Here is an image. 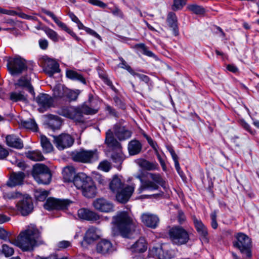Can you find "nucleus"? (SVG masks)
<instances>
[{
  "label": "nucleus",
  "mask_w": 259,
  "mask_h": 259,
  "mask_svg": "<svg viewBox=\"0 0 259 259\" xmlns=\"http://www.w3.org/2000/svg\"><path fill=\"white\" fill-rule=\"evenodd\" d=\"M36 102L39 107V110L44 112L53 105V98L47 94H40L36 98Z\"/></svg>",
  "instance_id": "14"
},
{
  "label": "nucleus",
  "mask_w": 259,
  "mask_h": 259,
  "mask_svg": "<svg viewBox=\"0 0 259 259\" xmlns=\"http://www.w3.org/2000/svg\"><path fill=\"white\" fill-rule=\"evenodd\" d=\"M165 246L159 245L153 247L150 250L151 254L156 259H167L171 257V254L168 252H164Z\"/></svg>",
  "instance_id": "24"
},
{
  "label": "nucleus",
  "mask_w": 259,
  "mask_h": 259,
  "mask_svg": "<svg viewBox=\"0 0 259 259\" xmlns=\"http://www.w3.org/2000/svg\"><path fill=\"white\" fill-rule=\"evenodd\" d=\"M142 145L141 142L137 140L131 141L128 144V150L130 155L139 154L142 150Z\"/></svg>",
  "instance_id": "29"
},
{
  "label": "nucleus",
  "mask_w": 259,
  "mask_h": 259,
  "mask_svg": "<svg viewBox=\"0 0 259 259\" xmlns=\"http://www.w3.org/2000/svg\"><path fill=\"white\" fill-rule=\"evenodd\" d=\"M77 213L78 217L82 220L94 222L100 219L99 215L87 208L79 209Z\"/></svg>",
  "instance_id": "21"
},
{
  "label": "nucleus",
  "mask_w": 259,
  "mask_h": 259,
  "mask_svg": "<svg viewBox=\"0 0 259 259\" xmlns=\"http://www.w3.org/2000/svg\"><path fill=\"white\" fill-rule=\"evenodd\" d=\"M95 208L103 212H109L113 211V204L103 198L96 199L93 202Z\"/></svg>",
  "instance_id": "15"
},
{
  "label": "nucleus",
  "mask_w": 259,
  "mask_h": 259,
  "mask_svg": "<svg viewBox=\"0 0 259 259\" xmlns=\"http://www.w3.org/2000/svg\"><path fill=\"white\" fill-rule=\"evenodd\" d=\"M75 169L72 166L64 167L62 171L63 179L65 182H70L75 177Z\"/></svg>",
  "instance_id": "34"
},
{
  "label": "nucleus",
  "mask_w": 259,
  "mask_h": 259,
  "mask_svg": "<svg viewBox=\"0 0 259 259\" xmlns=\"http://www.w3.org/2000/svg\"><path fill=\"white\" fill-rule=\"evenodd\" d=\"M20 125L22 127L33 132H36L38 129L37 125L33 119L30 118L26 120H22Z\"/></svg>",
  "instance_id": "35"
},
{
  "label": "nucleus",
  "mask_w": 259,
  "mask_h": 259,
  "mask_svg": "<svg viewBox=\"0 0 259 259\" xmlns=\"http://www.w3.org/2000/svg\"><path fill=\"white\" fill-rule=\"evenodd\" d=\"M98 238V236L96 233V228L90 227L87 231L83 237V240L81 242V245L82 246L86 247V245L93 243Z\"/></svg>",
  "instance_id": "23"
},
{
  "label": "nucleus",
  "mask_w": 259,
  "mask_h": 259,
  "mask_svg": "<svg viewBox=\"0 0 259 259\" xmlns=\"http://www.w3.org/2000/svg\"><path fill=\"white\" fill-rule=\"evenodd\" d=\"M79 107L83 114L93 115L97 113V110L92 108L88 104H86L85 103Z\"/></svg>",
  "instance_id": "45"
},
{
  "label": "nucleus",
  "mask_w": 259,
  "mask_h": 259,
  "mask_svg": "<svg viewBox=\"0 0 259 259\" xmlns=\"http://www.w3.org/2000/svg\"><path fill=\"white\" fill-rule=\"evenodd\" d=\"M33 178L38 184L47 185L50 183L52 175L50 170L49 169L43 174H40L38 176L35 175Z\"/></svg>",
  "instance_id": "32"
},
{
  "label": "nucleus",
  "mask_w": 259,
  "mask_h": 259,
  "mask_svg": "<svg viewBox=\"0 0 259 259\" xmlns=\"http://www.w3.org/2000/svg\"><path fill=\"white\" fill-rule=\"evenodd\" d=\"M72 202L68 199H56L50 197L44 203V208L48 210H64L67 209Z\"/></svg>",
  "instance_id": "10"
},
{
  "label": "nucleus",
  "mask_w": 259,
  "mask_h": 259,
  "mask_svg": "<svg viewBox=\"0 0 259 259\" xmlns=\"http://www.w3.org/2000/svg\"><path fill=\"white\" fill-rule=\"evenodd\" d=\"M44 13L49 16L54 21L56 24L62 30L67 32L72 37H76V34L63 22L60 21L58 18L53 14V13L45 9H42Z\"/></svg>",
  "instance_id": "19"
},
{
  "label": "nucleus",
  "mask_w": 259,
  "mask_h": 259,
  "mask_svg": "<svg viewBox=\"0 0 259 259\" xmlns=\"http://www.w3.org/2000/svg\"><path fill=\"white\" fill-rule=\"evenodd\" d=\"M10 162L21 168V169H24L26 165L24 161L22 160H18L16 157H13L12 159L10 160Z\"/></svg>",
  "instance_id": "52"
},
{
  "label": "nucleus",
  "mask_w": 259,
  "mask_h": 259,
  "mask_svg": "<svg viewBox=\"0 0 259 259\" xmlns=\"http://www.w3.org/2000/svg\"><path fill=\"white\" fill-rule=\"evenodd\" d=\"M137 163L140 167L147 170H156L158 168V164L156 162H151L143 159L138 160Z\"/></svg>",
  "instance_id": "31"
},
{
  "label": "nucleus",
  "mask_w": 259,
  "mask_h": 259,
  "mask_svg": "<svg viewBox=\"0 0 259 259\" xmlns=\"http://www.w3.org/2000/svg\"><path fill=\"white\" fill-rule=\"evenodd\" d=\"M16 89L21 88L22 89H26L32 95H34L33 88L31 84L30 79L27 76L21 77L14 84Z\"/></svg>",
  "instance_id": "25"
},
{
  "label": "nucleus",
  "mask_w": 259,
  "mask_h": 259,
  "mask_svg": "<svg viewBox=\"0 0 259 259\" xmlns=\"http://www.w3.org/2000/svg\"><path fill=\"white\" fill-rule=\"evenodd\" d=\"M97 251L104 255L112 253L115 248L109 240L103 239L99 241L96 246Z\"/></svg>",
  "instance_id": "16"
},
{
  "label": "nucleus",
  "mask_w": 259,
  "mask_h": 259,
  "mask_svg": "<svg viewBox=\"0 0 259 259\" xmlns=\"http://www.w3.org/2000/svg\"><path fill=\"white\" fill-rule=\"evenodd\" d=\"M26 156L29 159L34 161H42L44 159L41 152L38 150L29 151L26 153Z\"/></svg>",
  "instance_id": "37"
},
{
  "label": "nucleus",
  "mask_w": 259,
  "mask_h": 259,
  "mask_svg": "<svg viewBox=\"0 0 259 259\" xmlns=\"http://www.w3.org/2000/svg\"><path fill=\"white\" fill-rule=\"evenodd\" d=\"M71 156L73 161L82 163H91L97 160L98 158L97 150L80 149L73 152Z\"/></svg>",
  "instance_id": "8"
},
{
  "label": "nucleus",
  "mask_w": 259,
  "mask_h": 259,
  "mask_svg": "<svg viewBox=\"0 0 259 259\" xmlns=\"http://www.w3.org/2000/svg\"><path fill=\"white\" fill-rule=\"evenodd\" d=\"M114 132L116 137L120 141L126 140L130 138L132 132L124 126L116 124L114 126Z\"/></svg>",
  "instance_id": "17"
},
{
  "label": "nucleus",
  "mask_w": 259,
  "mask_h": 259,
  "mask_svg": "<svg viewBox=\"0 0 259 259\" xmlns=\"http://www.w3.org/2000/svg\"><path fill=\"white\" fill-rule=\"evenodd\" d=\"M119 59L121 61V63L118 65L119 67L126 69L131 74L134 73V71L133 69L127 64L126 61L122 57H119Z\"/></svg>",
  "instance_id": "51"
},
{
  "label": "nucleus",
  "mask_w": 259,
  "mask_h": 259,
  "mask_svg": "<svg viewBox=\"0 0 259 259\" xmlns=\"http://www.w3.org/2000/svg\"><path fill=\"white\" fill-rule=\"evenodd\" d=\"M168 235L172 243L178 245L187 243L190 239L188 232L179 226H174L170 229Z\"/></svg>",
  "instance_id": "7"
},
{
  "label": "nucleus",
  "mask_w": 259,
  "mask_h": 259,
  "mask_svg": "<svg viewBox=\"0 0 259 259\" xmlns=\"http://www.w3.org/2000/svg\"><path fill=\"white\" fill-rule=\"evenodd\" d=\"M240 123L242 127L244 128L246 131L248 132L251 135H254L255 134V132L251 129L250 125L244 119H241L240 120Z\"/></svg>",
  "instance_id": "55"
},
{
  "label": "nucleus",
  "mask_w": 259,
  "mask_h": 259,
  "mask_svg": "<svg viewBox=\"0 0 259 259\" xmlns=\"http://www.w3.org/2000/svg\"><path fill=\"white\" fill-rule=\"evenodd\" d=\"M7 66L10 73L13 76L21 74L28 68L27 61L20 56L9 58Z\"/></svg>",
  "instance_id": "6"
},
{
  "label": "nucleus",
  "mask_w": 259,
  "mask_h": 259,
  "mask_svg": "<svg viewBox=\"0 0 259 259\" xmlns=\"http://www.w3.org/2000/svg\"><path fill=\"white\" fill-rule=\"evenodd\" d=\"M73 183L75 187L80 190L83 196L92 198L96 196L97 188L91 177L84 173H78L73 179Z\"/></svg>",
  "instance_id": "3"
},
{
  "label": "nucleus",
  "mask_w": 259,
  "mask_h": 259,
  "mask_svg": "<svg viewBox=\"0 0 259 259\" xmlns=\"http://www.w3.org/2000/svg\"><path fill=\"white\" fill-rule=\"evenodd\" d=\"M41 29L44 31L47 36L52 41L57 42L59 40V36L54 30L48 27H43Z\"/></svg>",
  "instance_id": "41"
},
{
  "label": "nucleus",
  "mask_w": 259,
  "mask_h": 259,
  "mask_svg": "<svg viewBox=\"0 0 259 259\" xmlns=\"http://www.w3.org/2000/svg\"><path fill=\"white\" fill-rule=\"evenodd\" d=\"M53 143L59 150L71 147L74 142L73 138L68 134L63 133L58 136H53Z\"/></svg>",
  "instance_id": "11"
},
{
  "label": "nucleus",
  "mask_w": 259,
  "mask_h": 259,
  "mask_svg": "<svg viewBox=\"0 0 259 259\" xmlns=\"http://www.w3.org/2000/svg\"><path fill=\"white\" fill-rule=\"evenodd\" d=\"M88 2L92 5L98 6L101 8L107 7V5L100 0H88Z\"/></svg>",
  "instance_id": "56"
},
{
  "label": "nucleus",
  "mask_w": 259,
  "mask_h": 259,
  "mask_svg": "<svg viewBox=\"0 0 259 259\" xmlns=\"http://www.w3.org/2000/svg\"><path fill=\"white\" fill-rule=\"evenodd\" d=\"M49 124L53 130L58 129L62 125V120L61 118L57 115H50Z\"/></svg>",
  "instance_id": "38"
},
{
  "label": "nucleus",
  "mask_w": 259,
  "mask_h": 259,
  "mask_svg": "<svg viewBox=\"0 0 259 259\" xmlns=\"http://www.w3.org/2000/svg\"><path fill=\"white\" fill-rule=\"evenodd\" d=\"M83 114L79 107H74V109L71 115L72 117L70 119L79 122H83L84 121Z\"/></svg>",
  "instance_id": "40"
},
{
  "label": "nucleus",
  "mask_w": 259,
  "mask_h": 259,
  "mask_svg": "<svg viewBox=\"0 0 259 259\" xmlns=\"http://www.w3.org/2000/svg\"><path fill=\"white\" fill-rule=\"evenodd\" d=\"M39 45L42 50H46L48 47V41L46 39H40L39 40Z\"/></svg>",
  "instance_id": "64"
},
{
  "label": "nucleus",
  "mask_w": 259,
  "mask_h": 259,
  "mask_svg": "<svg viewBox=\"0 0 259 259\" xmlns=\"http://www.w3.org/2000/svg\"><path fill=\"white\" fill-rule=\"evenodd\" d=\"M111 12L115 16L119 17L120 18L123 17V14L121 10L117 6H115L113 9H111Z\"/></svg>",
  "instance_id": "60"
},
{
  "label": "nucleus",
  "mask_w": 259,
  "mask_h": 259,
  "mask_svg": "<svg viewBox=\"0 0 259 259\" xmlns=\"http://www.w3.org/2000/svg\"><path fill=\"white\" fill-rule=\"evenodd\" d=\"M49 195V192L42 189H37L34 191L36 199L39 201H44Z\"/></svg>",
  "instance_id": "44"
},
{
  "label": "nucleus",
  "mask_w": 259,
  "mask_h": 259,
  "mask_svg": "<svg viewBox=\"0 0 259 259\" xmlns=\"http://www.w3.org/2000/svg\"><path fill=\"white\" fill-rule=\"evenodd\" d=\"M66 77L73 80H78L80 82L85 84L86 83L85 78L83 76L76 71L67 69L66 70Z\"/></svg>",
  "instance_id": "33"
},
{
  "label": "nucleus",
  "mask_w": 259,
  "mask_h": 259,
  "mask_svg": "<svg viewBox=\"0 0 259 259\" xmlns=\"http://www.w3.org/2000/svg\"><path fill=\"white\" fill-rule=\"evenodd\" d=\"M98 168L105 172L109 171L111 168L110 163L107 160L103 161L100 163Z\"/></svg>",
  "instance_id": "53"
},
{
  "label": "nucleus",
  "mask_w": 259,
  "mask_h": 259,
  "mask_svg": "<svg viewBox=\"0 0 259 259\" xmlns=\"http://www.w3.org/2000/svg\"><path fill=\"white\" fill-rule=\"evenodd\" d=\"M42 60L44 71L49 76L52 77L54 74L60 72L59 64L55 60L47 56L43 57Z\"/></svg>",
  "instance_id": "12"
},
{
  "label": "nucleus",
  "mask_w": 259,
  "mask_h": 259,
  "mask_svg": "<svg viewBox=\"0 0 259 259\" xmlns=\"http://www.w3.org/2000/svg\"><path fill=\"white\" fill-rule=\"evenodd\" d=\"M109 188L111 191L116 193L117 200L122 203H126L133 193L135 185L127 186L123 188V183L121 179L115 176L110 183Z\"/></svg>",
  "instance_id": "4"
},
{
  "label": "nucleus",
  "mask_w": 259,
  "mask_h": 259,
  "mask_svg": "<svg viewBox=\"0 0 259 259\" xmlns=\"http://www.w3.org/2000/svg\"><path fill=\"white\" fill-rule=\"evenodd\" d=\"M211 218V225L213 229H217L218 227V223L217 222V212L214 211L210 214Z\"/></svg>",
  "instance_id": "59"
},
{
  "label": "nucleus",
  "mask_w": 259,
  "mask_h": 259,
  "mask_svg": "<svg viewBox=\"0 0 259 259\" xmlns=\"http://www.w3.org/2000/svg\"><path fill=\"white\" fill-rule=\"evenodd\" d=\"M9 155V152L2 145H0V159H4Z\"/></svg>",
  "instance_id": "62"
},
{
  "label": "nucleus",
  "mask_w": 259,
  "mask_h": 259,
  "mask_svg": "<svg viewBox=\"0 0 259 259\" xmlns=\"http://www.w3.org/2000/svg\"><path fill=\"white\" fill-rule=\"evenodd\" d=\"M148 248V243L144 237H140L130 247L132 252L141 253L145 252Z\"/></svg>",
  "instance_id": "22"
},
{
  "label": "nucleus",
  "mask_w": 259,
  "mask_h": 259,
  "mask_svg": "<svg viewBox=\"0 0 259 259\" xmlns=\"http://www.w3.org/2000/svg\"><path fill=\"white\" fill-rule=\"evenodd\" d=\"M193 221L195 227L199 235L203 239H207V230L201 221L197 219L195 217H193Z\"/></svg>",
  "instance_id": "27"
},
{
  "label": "nucleus",
  "mask_w": 259,
  "mask_h": 259,
  "mask_svg": "<svg viewBox=\"0 0 259 259\" xmlns=\"http://www.w3.org/2000/svg\"><path fill=\"white\" fill-rule=\"evenodd\" d=\"M50 169L48 166L43 164L37 163L33 165L32 175L33 177L35 175H39L40 174H43L45 171H47L48 170Z\"/></svg>",
  "instance_id": "39"
},
{
  "label": "nucleus",
  "mask_w": 259,
  "mask_h": 259,
  "mask_svg": "<svg viewBox=\"0 0 259 259\" xmlns=\"http://www.w3.org/2000/svg\"><path fill=\"white\" fill-rule=\"evenodd\" d=\"M10 98L14 102L23 101L27 99L24 93L22 91L19 92H13L11 93Z\"/></svg>",
  "instance_id": "42"
},
{
  "label": "nucleus",
  "mask_w": 259,
  "mask_h": 259,
  "mask_svg": "<svg viewBox=\"0 0 259 259\" xmlns=\"http://www.w3.org/2000/svg\"><path fill=\"white\" fill-rule=\"evenodd\" d=\"M105 143L109 147L119 148L120 143L114 138L113 133L111 130H109L106 133Z\"/></svg>",
  "instance_id": "30"
},
{
  "label": "nucleus",
  "mask_w": 259,
  "mask_h": 259,
  "mask_svg": "<svg viewBox=\"0 0 259 259\" xmlns=\"http://www.w3.org/2000/svg\"><path fill=\"white\" fill-rule=\"evenodd\" d=\"M167 22L168 26L172 29L173 34L177 36L179 34V29L177 25V18L174 13H168L167 17Z\"/></svg>",
  "instance_id": "28"
},
{
  "label": "nucleus",
  "mask_w": 259,
  "mask_h": 259,
  "mask_svg": "<svg viewBox=\"0 0 259 259\" xmlns=\"http://www.w3.org/2000/svg\"><path fill=\"white\" fill-rule=\"evenodd\" d=\"M6 144L10 147L21 149L23 147V143L21 139L14 135H9L6 137Z\"/></svg>",
  "instance_id": "26"
},
{
  "label": "nucleus",
  "mask_w": 259,
  "mask_h": 259,
  "mask_svg": "<svg viewBox=\"0 0 259 259\" xmlns=\"http://www.w3.org/2000/svg\"><path fill=\"white\" fill-rule=\"evenodd\" d=\"M111 158L114 162L119 164H121L124 159L122 154L118 153H113Z\"/></svg>",
  "instance_id": "54"
},
{
  "label": "nucleus",
  "mask_w": 259,
  "mask_h": 259,
  "mask_svg": "<svg viewBox=\"0 0 259 259\" xmlns=\"http://www.w3.org/2000/svg\"><path fill=\"white\" fill-rule=\"evenodd\" d=\"M142 222L147 227L155 229L159 222V218L156 215L150 213H144L141 216Z\"/></svg>",
  "instance_id": "20"
},
{
  "label": "nucleus",
  "mask_w": 259,
  "mask_h": 259,
  "mask_svg": "<svg viewBox=\"0 0 259 259\" xmlns=\"http://www.w3.org/2000/svg\"><path fill=\"white\" fill-rule=\"evenodd\" d=\"M132 75L137 76L141 81H144L146 83H148L150 81L149 77L146 75L136 73L135 71L134 72V73H133Z\"/></svg>",
  "instance_id": "61"
},
{
  "label": "nucleus",
  "mask_w": 259,
  "mask_h": 259,
  "mask_svg": "<svg viewBox=\"0 0 259 259\" xmlns=\"http://www.w3.org/2000/svg\"><path fill=\"white\" fill-rule=\"evenodd\" d=\"M85 103L88 104L92 108H94L97 110V111H98L100 101L98 98H94L92 95L90 94L89 95V100Z\"/></svg>",
  "instance_id": "46"
},
{
  "label": "nucleus",
  "mask_w": 259,
  "mask_h": 259,
  "mask_svg": "<svg viewBox=\"0 0 259 259\" xmlns=\"http://www.w3.org/2000/svg\"><path fill=\"white\" fill-rule=\"evenodd\" d=\"M186 0H174L172 9L174 11L181 10L186 5Z\"/></svg>",
  "instance_id": "50"
},
{
  "label": "nucleus",
  "mask_w": 259,
  "mask_h": 259,
  "mask_svg": "<svg viewBox=\"0 0 259 259\" xmlns=\"http://www.w3.org/2000/svg\"><path fill=\"white\" fill-rule=\"evenodd\" d=\"M1 252L5 257H8L12 256L14 253V249L7 244H3Z\"/></svg>",
  "instance_id": "49"
},
{
  "label": "nucleus",
  "mask_w": 259,
  "mask_h": 259,
  "mask_svg": "<svg viewBox=\"0 0 259 259\" xmlns=\"http://www.w3.org/2000/svg\"><path fill=\"white\" fill-rule=\"evenodd\" d=\"M187 8L196 15H203L205 12V10L202 6L195 4L189 5L188 6Z\"/></svg>",
  "instance_id": "43"
},
{
  "label": "nucleus",
  "mask_w": 259,
  "mask_h": 259,
  "mask_svg": "<svg viewBox=\"0 0 259 259\" xmlns=\"http://www.w3.org/2000/svg\"><path fill=\"white\" fill-rule=\"evenodd\" d=\"M112 234L113 236L121 235L123 238H130L134 234H138L139 230L136 221L128 212L119 211L113 217Z\"/></svg>",
  "instance_id": "2"
},
{
  "label": "nucleus",
  "mask_w": 259,
  "mask_h": 259,
  "mask_svg": "<svg viewBox=\"0 0 259 259\" xmlns=\"http://www.w3.org/2000/svg\"><path fill=\"white\" fill-rule=\"evenodd\" d=\"M18 210L23 215H27L31 213L33 209V204L30 197L28 195L23 196L22 198L17 203Z\"/></svg>",
  "instance_id": "13"
},
{
  "label": "nucleus",
  "mask_w": 259,
  "mask_h": 259,
  "mask_svg": "<svg viewBox=\"0 0 259 259\" xmlns=\"http://www.w3.org/2000/svg\"><path fill=\"white\" fill-rule=\"evenodd\" d=\"M236 240L234 241L233 244L234 247L238 249L242 254L246 255V257H251V240L246 234L243 233H238L235 235Z\"/></svg>",
  "instance_id": "5"
},
{
  "label": "nucleus",
  "mask_w": 259,
  "mask_h": 259,
  "mask_svg": "<svg viewBox=\"0 0 259 259\" xmlns=\"http://www.w3.org/2000/svg\"><path fill=\"white\" fill-rule=\"evenodd\" d=\"M25 175L23 172H13L7 183V185L10 187H14L21 185L23 184Z\"/></svg>",
  "instance_id": "18"
},
{
  "label": "nucleus",
  "mask_w": 259,
  "mask_h": 259,
  "mask_svg": "<svg viewBox=\"0 0 259 259\" xmlns=\"http://www.w3.org/2000/svg\"><path fill=\"white\" fill-rule=\"evenodd\" d=\"M40 143L45 153H50L53 151L54 148L52 144L45 136L40 137Z\"/></svg>",
  "instance_id": "36"
},
{
  "label": "nucleus",
  "mask_w": 259,
  "mask_h": 259,
  "mask_svg": "<svg viewBox=\"0 0 259 259\" xmlns=\"http://www.w3.org/2000/svg\"><path fill=\"white\" fill-rule=\"evenodd\" d=\"M8 233L0 227V238L18 246L24 251H32L38 245L40 233L35 226H29L27 229L22 231L17 238L11 241L8 238Z\"/></svg>",
  "instance_id": "1"
},
{
  "label": "nucleus",
  "mask_w": 259,
  "mask_h": 259,
  "mask_svg": "<svg viewBox=\"0 0 259 259\" xmlns=\"http://www.w3.org/2000/svg\"><path fill=\"white\" fill-rule=\"evenodd\" d=\"M136 178H137V179L139 180L141 184V186H140V187L138 189L137 191L138 192V193L139 194H140L143 191L147 189V188L145 187H142L143 186H144L145 185V184L146 183V181H144L143 179H142V177L141 175H137L135 176Z\"/></svg>",
  "instance_id": "57"
},
{
  "label": "nucleus",
  "mask_w": 259,
  "mask_h": 259,
  "mask_svg": "<svg viewBox=\"0 0 259 259\" xmlns=\"http://www.w3.org/2000/svg\"><path fill=\"white\" fill-rule=\"evenodd\" d=\"M147 177L148 180H146V183L142 186L146 187V190H156L158 189L159 186H160L164 190L166 191V182L159 174L148 172Z\"/></svg>",
  "instance_id": "9"
},
{
  "label": "nucleus",
  "mask_w": 259,
  "mask_h": 259,
  "mask_svg": "<svg viewBox=\"0 0 259 259\" xmlns=\"http://www.w3.org/2000/svg\"><path fill=\"white\" fill-rule=\"evenodd\" d=\"M74 107H66L59 109L58 113L64 117L71 118L72 117V113L73 112Z\"/></svg>",
  "instance_id": "48"
},
{
  "label": "nucleus",
  "mask_w": 259,
  "mask_h": 259,
  "mask_svg": "<svg viewBox=\"0 0 259 259\" xmlns=\"http://www.w3.org/2000/svg\"><path fill=\"white\" fill-rule=\"evenodd\" d=\"M79 93H78V91H73L71 90H69L67 93L66 96L70 101L75 100L78 97Z\"/></svg>",
  "instance_id": "58"
},
{
  "label": "nucleus",
  "mask_w": 259,
  "mask_h": 259,
  "mask_svg": "<svg viewBox=\"0 0 259 259\" xmlns=\"http://www.w3.org/2000/svg\"><path fill=\"white\" fill-rule=\"evenodd\" d=\"M22 194L18 191L7 192L4 191L3 197L6 199H14L21 198Z\"/></svg>",
  "instance_id": "47"
},
{
  "label": "nucleus",
  "mask_w": 259,
  "mask_h": 259,
  "mask_svg": "<svg viewBox=\"0 0 259 259\" xmlns=\"http://www.w3.org/2000/svg\"><path fill=\"white\" fill-rule=\"evenodd\" d=\"M1 13L4 14H7L10 16H15L18 15L19 13H17L16 11L4 9L1 8Z\"/></svg>",
  "instance_id": "63"
}]
</instances>
